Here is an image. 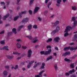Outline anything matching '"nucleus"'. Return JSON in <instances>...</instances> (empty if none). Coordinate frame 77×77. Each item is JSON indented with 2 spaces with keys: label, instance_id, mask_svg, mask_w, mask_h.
I'll use <instances>...</instances> for the list:
<instances>
[{
  "label": "nucleus",
  "instance_id": "f257e3e1",
  "mask_svg": "<svg viewBox=\"0 0 77 77\" xmlns=\"http://www.w3.org/2000/svg\"><path fill=\"white\" fill-rule=\"evenodd\" d=\"M77 20H75L73 22V26L71 27V26L69 25L67 26L66 27V29H65V31H64L65 33L64 34V36H66L68 35V32L70 31V30H71L72 29V27H75L76 26H77Z\"/></svg>",
  "mask_w": 77,
  "mask_h": 77
},
{
  "label": "nucleus",
  "instance_id": "f03ea898",
  "mask_svg": "<svg viewBox=\"0 0 77 77\" xmlns=\"http://www.w3.org/2000/svg\"><path fill=\"white\" fill-rule=\"evenodd\" d=\"M60 30V26H58L56 27L55 30H54L51 33V35H54V33H57V32H59V30Z\"/></svg>",
  "mask_w": 77,
  "mask_h": 77
},
{
  "label": "nucleus",
  "instance_id": "7ed1b4c3",
  "mask_svg": "<svg viewBox=\"0 0 77 77\" xmlns=\"http://www.w3.org/2000/svg\"><path fill=\"white\" fill-rule=\"evenodd\" d=\"M26 37L27 38H28L30 39H32V41L33 43H35L36 42V41H38V39H37V37L35 38H32V36H30L29 35H27Z\"/></svg>",
  "mask_w": 77,
  "mask_h": 77
},
{
  "label": "nucleus",
  "instance_id": "20e7f679",
  "mask_svg": "<svg viewBox=\"0 0 77 77\" xmlns=\"http://www.w3.org/2000/svg\"><path fill=\"white\" fill-rule=\"evenodd\" d=\"M51 52V49H50L49 50H48V51H41L40 52V53L42 54H45V55H47V54H49Z\"/></svg>",
  "mask_w": 77,
  "mask_h": 77
},
{
  "label": "nucleus",
  "instance_id": "39448f33",
  "mask_svg": "<svg viewBox=\"0 0 77 77\" xmlns=\"http://www.w3.org/2000/svg\"><path fill=\"white\" fill-rule=\"evenodd\" d=\"M35 62V63H36V60H34V61H32L30 62L29 63V65L27 66V67L28 68H29L31 66V65L32 64V63H33Z\"/></svg>",
  "mask_w": 77,
  "mask_h": 77
},
{
  "label": "nucleus",
  "instance_id": "423d86ee",
  "mask_svg": "<svg viewBox=\"0 0 77 77\" xmlns=\"http://www.w3.org/2000/svg\"><path fill=\"white\" fill-rule=\"evenodd\" d=\"M44 72V70H42L38 73V75H35V77H41L42 76V73H43Z\"/></svg>",
  "mask_w": 77,
  "mask_h": 77
},
{
  "label": "nucleus",
  "instance_id": "0eeeda50",
  "mask_svg": "<svg viewBox=\"0 0 77 77\" xmlns=\"http://www.w3.org/2000/svg\"><path fill=\"white\" fill-rule=\"evenodd\" d=\"M32 51L31 50V49L29 50L28 51V57H30L31 56V55L32 54Z\"/></svg>",
  "mask_w": 77,
  "mask_h": 77
},
{
  "label": "nucleus",
  "instance_id": "6e6552de",
  "mask_svg": "<svg viewBox=\"0 0 77 77\" xmlns=\"http://www.w3.org/2000/svg\"><path fill=\"white\" fill-rule=\"evenodd\" d=\"M0 50H9V49H8V46H4L2 48H0Z\"/></svg>",
  "mask_w": 77,
  "mask_h": 77
},
{
  "label": "nucleus",
  "instance_id": "1a4fd4ad",
  "mask_svg": "<svg viewBox=\"0 0 77 77\" xmlns=\"http://www.w3.org/2000/svg\"><path fill=\"white\" fill-rule=\"evenodd\" d=\"M59 23V21H57L55 22V23H54V22L51 23V24L52 26H53V27H54V26H56V24H58Z\"/></svg>",
  "mask_w": 77,
  "mask_h": 77
},
{
  "label": "nucleus",
  "instance_id": "9d476101",
  "mask_svg": "<svg viewBox=\"0 0 77 77\" xmlns=\"http://www.w3.org/2000/svg\"><path fill=\"white\" fill-rule=\"evenodd\" d=\"M39 9V8L36 7L34 10V14H35V13H36L38 11V10Z\"/></svg>",
  "mask_w": 77,
  "mask_h": 77
},
{
  "label": "nucleus",
  "instance_id": "9b49d317",
  "mask_svg": "<svg viewBox=\"0 0 77 77\" xmlns=\"http://www.w3.org/2000/svg\"><path fill=\"white\" fill-rule=\"evenodd\" d=\"M29 19L28 18H25L22 20V22L23 23H27L29 21Z\"/></svg>",
  "mask_w": 77,
  "mask_h": 77
},
{
  "label": "nucleus",
  "instance_id": "f8f14e48",
  "mask_svg": "<svg viewBox=\"0 0 77 77\" xmlns=\"http://www.w3.org/2000/svg\"><path fill=\"white\" fill-rule=\"evenodd\" d=\"M16 46L18 48H20L21 47V45L20 43H18L16 44Z\"/></svg>",
  "mask_w": 77,
  "mask_h": 77
},
{
  "label": "nucleus",
  "instance_id": "ddd939ff",
  "mask_svg": "<svg viewBox=\"0 0 77 77\" xmlns=\"http://www.w3.org/2000/svg\"><path fill=\"white\" fill-rule=\"evenodd\" d=\"M8 16H9V14H7L4 17H3V20H6V18H8Z\"/></svg>",
  "mask_w": 77,
  "mask_h": 77
},
{
  "label": "nucleus",
  "instance_id": "4468645a",
  "mask_svg": "<svg viewBox=\"0 0 77 77\" xmlns=\"http://www.w3.org/2000/svg\"><path fill=\"white\" fill-rule=\"evenodd\" d=\"M45 65V63H42V66L40 67V69H44L45 68V67H44Z\"/></svg>",
  "mask_w": 77,
  "mask_h": 77
},
{
  "label": "nucleus",
  "instance_id": "2eb2a0df",
  "mask_svg": "<svg viewBox=\"0 0 77 77\" xmlns=\"http://www.w3.org/2000/svg\"><path fill=\"white\" fill-rule=\"evenodd\" d=\"M60 40V38L59 37H57L54 38V40L56 42H58Z\"/></svg>",
  "mask_w": 77,
  "mask_h": 77
},
{
  "label": "nucleus",
  "instance_id": "dca6fc26",
  "mask_svg": "<svg viewBox=\"0 0 77 77\" xmlns=\"http://www.w3.org/2000/svg\"><path fill=\"white\" fill-rule=\"evenodd\" d=\"M6 57H7L8 59H12L14 57V56H10V55H7Z\"/></svg>",
  "mask_w": 77,
  "mask_h": 77
},
{
  "label": "nucleus",
  "instance_id": "f3484780",
  "mask_svg": "<svg viewBox=\"0 0 77 77\" xmlns=\"http://www.w3.org/2000/svg\"><path fill=\"white\" fill-rule=\"evenodd\" d=\"M77 38V34L75 35L73 37V41H75L76 39Z\"/></svg>",
  "mask_w": 77,
  "mask_h": 77
},
{
  "label": "nucleus",
  "instance_id": "a211bd4d",
  "mask_svg": "<svg viewBox=\"0 0 77 77\" xmlns=\"http://www.w3.org/2000/svg\"><path fill=\"white\" fill-rule=\"evenodd\" d=\"M70 54V52H66L65 54H63V56H66V55H68V54Z\"/></svg>",
  "mask_w": 77,
  "mask_h": 77
},
{
  "label": "nucleus",
  "instance_id": "6ab92c4d",
  "mask_svg": "<svg viewBox=\"0 0 77 77\" xmlns=\"http://www.w3.org/2000/svg\"><path fill=\"white\" fill-rule=\"evenodd\" d=\"M69 48L70 50H71V48L69 46L67 47H65V48H64V50H65V51H67V50H69Z\"/></svg>",
  "mask_w": 77,
  "mask_h": 77
},
{
  "label": "nucleus",
  "instance_id": "aec40b11",
  "mask_svg": "<svg viewBox=\"0 0 77 77\" xmlns=\"http://www.w3.org/2000/svg\"><path fill=\"white\" fill-rule=\"evenodd\" d=\"M3 74L5 75H7L8 74V72L6 70H4L3 72Z\"/></svg>",
  "mask_w": 77,
  "mask_h": 77
},
{
  "label": "nucleus",
  "instance_id": "412c9836",
  "mask_svg": "<svg viewBox=\"0 0 77 77\" xmlns=\"http://www.w3.org/2000/svg\"><path fill=\"white\" fill-rule=\"evenodd\" d=\"M32 25H29L28 26V28L29 30H31V29H32Z\"/></svg>",
  "mask_w": 77,
  "mask_h": 77
},
{
  "label": "nucleus",
  "instance_id": "4be33fe9",
  "mask_svg": "<svg viewBox=\"0 0 77 77\" xmlns=\"http://www.w3.org/2000/svg\"><path fill=\"white\" fill-rule=\"evenodd\" d=\"M41 65V63H38L36 64L34 66V68H36V67L38 66V65Z\"/></svg>",
  "mask_w": 77,
  "mask_h": 77
},
{
  "label": "nucleus",
  "instance_id": "5701e85b",
  "mask_svg": "<svg viewBox=\"0 0 77 77\" xmlns=\"http://www.w3.org/2000/svg\"><path fill=\"white\" fill-rule=\"evenodd\" d=\"M17 30L15 28H13L12 29V32L13 33H14L15 34L17 33Z\"/></svg>",
  "mask_w": 77,
  "mask_h": 77
},
{
  "label": "nucleus",
  "instance_id": "b1692460",
  "mask_svg": "<svg viewBox=\"0 0 77 77\" xmlns=\"http://www.w3.org/2000/svg\"><path fill=\"white\" fill-rule=\"evenodd\" d=\"M13 54L16 55V54H20V53H19L17 52H15L14 51L13 52Z\"/></svg>",
  "mask_w": 77,
  "mask_h": 77
},
{
  "label": "nucleus",
  "instance_id": "393cba45",
  "mask_svg": "<svg viewBox=\"0 0 77 77\" xmlns=\"http://www.w3.org/2000/svg\"><path fill=\"white\" fill-rule=\"evenodd\" d=\"M53 57L52 56H51L49 57H48L47 59V60H50V59H51Z\"/></svg>",
  "mask_w": 77,
  "mask_h": 77
},
{
  "label": "nucleus",
  "instance_id": "a878e982",
  "mask_svg": "<svg viewBox=\"0 0 77 77\" xmlns=\"http://www.w3.org/2000/svg\"><path fill=\"white\" fill-rule=\"evenodd\" d=\"M74 63L71 64L70 65V68H74Z\"/></svg>",
  "mask_w": 77,
  "mask_h": 77
},
{
  "label": "nucleus",
  "instance_id": "bb28decb",
  "mask_svg": "<svg viewBox=\"0 0 77 77\" xmlns=\"http://www.w3.org/2000/svg\"><path fill=\"white\" fill-rule=\"evenodd\" d=\"M52 41V38H49L46 41V42H51Z\"/></svg>",
  "mask_w": 77,
  "mask_h": 77
},
{
  "label": "nucleus",
  "instance_id": "cd10ccee",
  "mask_svg": "<svg viewBox=\"0 0 77 77\" xmlns=\"http://www.w3.org/2000/svg\"><path fill=\"white\" fill-rule=\"evenodd\" d=\"M72 10H74V11H75V10H76L77 9V7H76V6H73L72 7Z\"/></svg>",
  "mask_w": 77,
  "mask_h": 77
},
{
  "label": "nucleus",
  "instance_id": "c85d7f7f",
  "mask_svg": "<svg viewBox=\"0 0 77 77\" xmlns=\"http://www.w3.org/2000/svg\"><path fill=\"white\" fill-rule=\"evenodd\" d=\"M18 17H18V16H17L16 17H14V20L16 21V20H17V19H18Z\"/></svg>",
  "mask_w": 77,
  "mask_h": 77
},
{
  "label": "nucleus",
  "instance_id": "c756f323",
  "mask_svg": "<svg viewBox=\"0 0 77 77\" xmlns=\"http://www.w3.org/2000/svg\"><path fill=\"white\" fill-rule=\"evenodd\" d=\"M33 29H37L38 28V26L36 25H35L33 26Z\"/></svg>",
  "mask_w": 77,
  "mask_h": 77
},
{
  "label": "nucleus",
  "instance_id": "7c9ffc66",
  "mask_svg": "<svg viewBox=\"0 0 77 77\" xmlns=\"http://www.w3.org/2000/svg\"><path fill=\"white\" fill-rule=\"evenodd\" d=\"M76 49H77V46L75 48H73L72 47H71L70 48L71 50H76Z\"/></svg>",
  "mask_w": 77,
  "mask_h": 77
},
{
  "label": "nucleus",
  "instance_id": "2f4dec72",
  "mask_svg": "<svg viewBox=\"0 0 77 77\" xmlns=\"http://www.w3.org/2000/svg\"><path fill=\"white\" fill-rule=\"evenodd\" d=\"M54 67L56 69H57V64H55V65L54 66Z\"/></svg>",
  "mask_w": 77,
  "mask_h": 77
},
{
  "label": "nucleus",
  "instance_id": "473e14b6",
  "mask_svg": "<svg viewBox=\"0 0 77 77\" xmlns=\"http://www.w3.org/2000/svg\"><path fill=\"white\" fill-rule=\"evenodd\" d=\"M33 1H34V0H30L29 3V4L30 5H31L33 3Z\"/></svg>",
  "mask_w": 77,
  "mask_h": 77
},
{
  "label": "nucleus",
  "instance_id": "72a5a7b5",
  "mask_svg": "<svg viewBox=\"0 0 77 77\" xmlns=\"http://www.w3.org/2000/svg\"><path fill=\"white\" fill-rule=\"evenodd\" d=\"M22 48L23 49H26L27 48V46H22Z\"/></svg>",
  "mask_w": 77,
  "mask_h": 77
},
{
  "label": "nucleus",
  "instance_id": "f704fd0d",
  "mask_svg": "<svg viewBox=\"0 0 77 77\" xmlns=\"http://www.w3.org/2000/svg\"><path fill=\"white\" fill-rule=\"evenodd\" d=\"M1 19H2V16H1V15H0V24H2V23H3L2 21L1 20Z\"/></svg>",
  "mask_w": 77,
  "mask_h": 77
},
{
  "label": "nucleus",
  "instance_id": "c9c22d12",
  "mask_svg": "<svg viewBox=\"0 0 77 77\" xmlns=\"http://www.w3.org/2000/svg\"><path fill=\"white\" fill-rule=\"evenodd\" d=\"M61 2V0H57V3L58 4H60Z\"/></svg>",
  "mask_w": 77,
  "mask_h": 77
},
{
  "label": "nucleus",
  "instance_id": "e433bc0d",
  "mask_svg": "<svg viewBox=\"0 0 77 77\" xmlns=\"http://www.w3.org/2000/svg\"><path fill=\"white\" fill-rule=\"evenodd\" d=\"M47 48L48 49V48H51V47L50 45H47Z\"/></svg>",
  "mask_w": 77,
  "mask_h": 77
},
{
  "label": "nucleus",
  "instance_id": "4c0bfd02",
  "mask_svg": "<svg viewBox=\"0 0 77 77\" xmlns=\"http://www.w3.org/2000/svg\"><path fill=\"white\" fill-rule=\"evenodd\" d=\"M65 74L66 76H68V75H69V73L68 72H66Z\"/></svg>",
  "mask_w": 77,
  "mask_h": 77
},
{
  "label": "nucleus",
  "instance_id": "58836bf2",
  "mask_svg": "<svg viewBox=\"0 0 77 77\" xmlns=\"http://www.w3.org/2000/svg\"><path fill=\"white\" fill-rule=\"evenodd\" d=\"M5 41H2L1 42V44H5Z\"/></svg>",
  "mask_w": 77,
  "mask_h": 77
},
{
  "label": "nucleus",
  "instance_id": "ea45409f",
  "mask_svg": "<svg viewBox=\"0 0 77 77\" xmlns=\"http://www.w3.org/2000/svg\"><path fill=\"white\" fill-rule=\"evenodd\" d=\"M52 2H50L48 4V8H49V6H50V5H51V4Z\"/></svg>",
  "mask_w": 77,
  "mask_h": 77
},
{
  "label": "nucleus",
  "instance_id": "a19ab883",
  "mask_svg": "<svg viewBox=\"0 0 77 77\" xmlns=\"http://www.w3.org/2000/svg\"><path fill=\"white\" fill-rule=\"evenodd\" d=\"M64 60L67 62H68L69 61V59H68L67 58H66L64 59Z\"/></svg>",
  "mask_w": 77,
  "mask_h": 77
},
{
  "label": "nucleus",
  "instance_id": "79ce46f5",
  "mask_svg": "<svg viewBox=\"0 0 77 77\" xmlns=\"http://www.w3.org/2000/svg\"><path fill=\"white\" fill-rule=\"evenodd\" d=\"M1 5H2V6H4L5 5V3L4 2H1Z\"/></svg>",
  "mask_w": 77,
  "mask_h": 77
},
{
  "label": "nucleus",
  "instance_id": "37998d69",
  "mask_svg": "<svg viewBox=\"0 0 77 77\" xmlns=\"http://www.w3.org/2000/svg\"><path fill=\"white\" fill-rule=\"evenodd\" d=\"M72 21H75V17H72Z\"/></svg>",
  "mask_w": 77,
  "mask_h": 77
},
{
  "label": "nucleus",
  "instance_id": "c03bdc74",
  "mask_svg": "<svg viewBox=\"0 0 77 77\" xmlns=\"http://www.w3.org/2000/svg\"><path fill=\"white\" fill-rule=\"evenodd\" d=\"M18 65H17L15 66V67L14 68V69H18Z\"/></svg>",
  "mask_w": 77,
  "mask_h": 77
},
{
  "label": "nucleus",
  "instance_id": "a18cd8bd",
  "mask_svg": "<svg viewBox=\"0 0 77 77\" xmlns=\"http://www.w3.org/2000/svg\"><path fill=\"white\" fill-rule=\"evenodd\" d=\"M26 11H23L22 12V14H25L26 13Z\"/></svg>",
  "mask_w": 77,
  "mask_h": 77
},
{
  "label": "nucleus",
  "instance_id": "49530a36",
  "mask_svg": "<svg viewBox=\"0 0 77 77\" xmlns=\"http://www.w3.org/2000/svg\"><path fill=\"white\" fill-rule=\"evenodd\" d=\"M29 14H32V11L29 10Z\"/></svg>",
  "mask_w": 77,
  "mask_h": 77
},
{
  "label": "nucleus",
  "instance_id": "de8ad7c7",
  "mask_svg": "<svg viewBox=\"0 0 77 77\" xmlns=\"http://www.w3.org/2000/svg\"><path fill=\"white\" fill-rule=\"evenodd\" d=\"M4 33H5V31H4V30H3L0 32V34H3Z\"/></svg>",
  "mask_w": 77,
  "mask_h": 77
},
{
  "label": "nucleus",
  "instance_id": "09e8293b",
  "mask_svg": "<svg viewBox=\"0 0 77 77\" xmlns=\"http://www.w3.org/2000/svg\"><path fill=\"white\" fill-rule=\"evenodd\" d=\"M72 72H75V71H76V70H75L74 69H72Z\"/></svg>",
  "mask_w": 77,
  "mask_h": 77
},
{
  "label": "nucleus",
  "instance_id": "8fccbe9b",
  "mask_svg": "<svg viewBox=\"0 0 77 77\" xmlns=\"http://www.w3.org/2000/svg\"><path fill=\"white\" fill-rule=\"evenodd\" d=\"M38 19L39 21H41V18L40 17H38Z\"/></svg>",
  "mask_w": 77,
  "mask_h": 77
},
{
  "label": "nucleus",
  "instance_id": "3c124183",
  "mask_svg": "<svg viewBox=\"0 0 77 77\" xmlns=\"http://www.w3.org/2000/svg\"><path fill=\"white\" fill-rule=\"evenodd\" d=\"M72 70H70L69 72V74H72Z\"/></svg>",
  "mask_w": 77,
  "mask_h": 77
},
{
  "label": "nucleus",
  "instance_id": "603ef678",
  "mask_svg": "<svg viewBox=\"0 0 77 77\" xmlns=\"http://www.w3.org/2000/svg\"><path fill=\"white\" fill-rule=\"evenodd\" d=\"M21 41V40H20V39H17V42H20V41Z\"/></svg>",
  "mask_w": 77,
  "mask_h": 77
},
{
  "label": "nucleus",
  "instance_id": "864d4df0",
  "mask_svg": "<svg viewBox=\"0 0 77 77\" xmlns=\"http://www.w3.org/2000/svg\"><path fill=\"white\" fill-rule=\"evenodd\" d=\"M72 77H76V76L75 75H72L71 76Z\"/></svg>",
  "mask_w": 77,
  "mask_h": 77
},
{
  "label": "nucleus",
  "instance_id": "5fc2aeb1",
  "mask_svg": "<svg viewBox=\"0 0 77 77\" xmlns=\"http://www.w3.org/2000/svg\"><path fill=\"white\" fill-rule=\"evenodd\" d=\"M48 1H49V0H46L45 1V3H47Z\"/></svg>",
  "mask_w": 77,
  "mask_h": 77
},
{
  "label": "nucleus",
  "instance_id": "6e6d98bb",
  "mask_svg": "<svg viewBox=\"0 0 77 77\" xmlns=\"http://www.w3.org/2000/svg\"><path fill=\"white\" fill-rule=\"evenodd\" d=\"M20 0H17V3L18 4L20 2Z\"/></svg>",
  "mask_w": 77,
  "mask_h": 77
},
{
  "label": "nucleus",
  "instance_id": "4d7b16f0",
  "mask_svg": "<svg viewBox=\"0 0 77 77\" xmlns=\"http://www.w3.org/2000/svg\"><path fill=\"white\" fill-rule=\"evenodd\" d=\"M55 49L57 50H58V48L56 47H55Z\"/></svg>",
  "mask_w": 77,
  "mask_h": 77
},
{
  "label": "nucleus",
  "instance_id": "13d9d810",
  "mask_svg": "<svg viewBox=\"0 0 77 77\" xmlns=\"http://www.w3.org/2000/svg\"><path fill=\"white\" fill-rule=\"evenodd\" d=\"M74 43H71L70 44V45H74Z\"/></svg>",
  "mask_w": 77,
  "mask_h": 77
},
{
  "label": "nucleus",
  "instance_id": "bf43d9fd",
  "mask_svg": "<svg viewBox=\"0 0 77 77\" xmlns=\"http://www.w3.org/2000/svg\"><path fill=\"white\" fill-rule=\"evenodd\" d=\"M23 27V26H20L19 28V29H21V28H22V27Z\"/></svg>",
  "mask_w": 77,
  "mask_h": 77
},
{
  "label": "nucleus",
  "instance_id": "052dcab7",
  "mask_svg": "<svg viewBox=\"0 0 77 77\" xmlns=\"http://www.w3.org/2000/svg\"><path fill=\"white\" fill-rule=\"evenodd\" d=\"M54 17V15H52L51 17V18H53V17Z\"/></svg>",
  "mask_w": 77,
  "mask_h": 77
},
{
  "label": "nucleus",
  "instance_id": "680f3d73",
  "mask_svg": "<svg viewBox=\"0 0 77 77\" xmlns=\"http://www.w3.org/2000/svg\"><path fill=\"white\" fill-rule=\"evenodd\" d=\"M46 76H47V75H46V74H44L43 75V76H44V77H46Z\"/></svg>",
  "mask_w": 77,
  "mask_h": 77
},
{
  "label": "nucleus",
  "instance_id": "e2e57ef3",
  "mask_svg": "<svg viewBox=\"0 0 77 77\" xmlns=\"http://www.w3.org/2000/svg\"><path fill=\"white\" fill-rule=\"evenodd\" d=\"M9 26V24H8L6 25L5 26Z\"/></svg>",
  "mask_w": 77,
  "mask_h": 77
},
{
  "label": "nucleus",
  "instance_id": "0e129e2a",
  "mask_svg": "<svg viewBox=\"0 0 77 77\" xmlns=\"http://www.w3.org/2000/svg\"><path fill=\"white\" fill-rule=\"evenodd\" d=\"M54 56H56V53H54Z\"/></svg>",
  "mask_w": 77,
  "mask_h": 77
},
{
  "label": "nucleus",
  "instance_id": "69168bd1",
  "mask_svg": "<svg viewBox=\"0 0 77 77\" xmlns=\"http://www.w3.org/2000/svg\"><path fill=\"white\" fill-rule=\"evenodd\" d=\"M21 59V57H19L17 58V59Z\"/></svg>",
  "mask_w": 77,
  "mask_h": 77
},
{
  "label": "nucleus",
  "instance_id": "338daca9",
  "mask_svg": "<svg viewBox=\"0 0 77 77\" xmlns=\"http://www.w3.org/2000/svg\"><path fill=\"white\" fill-rule=\"evenodd\" d=\"M77 33V31L75 32H73V33Z\"/></svg>",
  "mask_w": 77,
  "mask_h": 77
},
{
  "label": "nucleus",
  "instance_id": "774afa93",
  "mask_svg": "<svg viewBox=\"0 0 77 77\" xmlns=\"http://www.w3.org/2000/svg\"><path fill=\"white\" fill-rule=\"evenodd\" d=\"M11 75L10 74L9 75H8V77H11Z\"/></svg>",
  "mask_w": 77,
  "mask_h": 77
}]
</instances>
